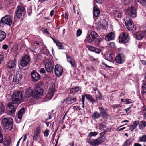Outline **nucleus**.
<instances>
[{"label": "nucleus", "instance_id": "nucleus-1", "mask_svg": "<svg viewBox=\"0 0 146 146\" xmlns=\"http://www.w3.org/2000/svg\"><path fill=\"white\" fill-rule=\"evenodd\" d=\"M12 96V102H9L8 104L10 115L14 114L17 105L22 102L23 98L22 93L19 91L14 92Z\"/></svg>", "mask_w": 146, "mask_h": 146}, {"label": "nucleus", "instance_id": "nucleus-2", "mask_svg": "<svg viewBox=\"0 0 146 146\" xmlns=\"http://www.w3.org/2000/svg\"><path fill=\"white\" fill-rule=\"evenodd\" d=\"M1 123L4 129L10 131L13 128V119L11 117H2Z\"/></svg>", "mask_w": 146, "mask_h": 146}, {"label": "nucleus", "instance_id": "nucleus-3", "mask_svg": "<svg viewBox=\"0 0 146 146\" xmlns=\"http://www.w3.org/2000/svg\"><path fill=\"white\" fill-rule=\"evenodd\" d=\"M105 140V137L104 136L99 137L96 139L88 138L87 142L93 146H97L104 142Z\"/></svg>", "mask_w": 146, "mask_h": 146}, {"label": "nucleus", "instance_id": "nucleus-4", "mask_svg": "<svg viewBox=\"0 0 146 146\" xmlns=\"http://www.w3.org/2000/svg\"><path fill=\"white\" fill-rule=\"evenodd\" d=\"M26 13L25 8L23 6H18L15 12V15L18 19L22 18Z\"/></svg>", "mask_w": 146, "mask_h": 146}, {"label": "nucleus", "instance_id": "nucleus-5", "mask_svg": "<svg viewBox=\"0 0 146 146\" xmlns=\"http://www.w3.org/2000/svg\"><path fill=\"white\" fill-rule=\"evenodd\" d=\"M12 23V20L11 17L7 15L3 17L0 21V27H2V24H5L11 26Z\"/></svg>", "mask_w": 146, "mask_h": 146}, {"label": "nucleus", "instance_id": "nucleus-6", "mask_svg": "<svg viewBox=\"0 0 146 146\" xmlns=\"http://www.w3.org/2000/svg\"><path fill=\"white\" fill-rule=\"evenodd\" d=\"M43 90L41 88L38 86H36L35 88L33 94V98L35 99H38V97L42 96Z\"/></svg>", "mask_w": 146, "mask_h": 146}, {"label": "nucleus", "instance_id": "nucleus-7", "mask_svg": "<svg viewBox=\"0 0 146 146\" xmlns=\"http://www.w3.org/2000/svg\"><path fill=\"white\" fill-rule=\"evenodd\" d=\"M124 21L125 26L128 30H132L134 28V24L132 21L129 17H125Z\"/></svg>", "mask_w": 146, "mask_h": 146}, {"label": "nucleus", "instance_id": "nucleus-8", "mask_svg": "<svg viewBox=\"0 0 146 146\" xmlns=\"http://www.w3.org/2000/svg\"><path fill=\"white\" fill-rule=\"evenodd\" d=\"M130 39V37L128 33L123 32L119 38V41L122 43H126Z\"/></svg>", "mask_w": 146, "mask_h": 146}, {"label": "nucleus", "instance_id": "nucleus-9", "mask_svg": "<svg viewBox=\"0 0 146 146\" xmlns=\"http://www.w3.org/2000/svg\"><path fill=\"white\" fill-rule=\"evenodd\" d=\"M98 35L95 32L92 31L86 38V40L88 43L93 42L98 37Z\"/></svg>", "mask_w": 146, "mask_h": 146}, {"label": "nucleus", "instance_id": "nucleus-10", "mask_svg": "<svg viewBox=\"0 0 146 146\" xmlns=\"http://www.w3.org/2000/svg\"><path fill=\"white\" fill-rule=\"evenodd\" d=\"M126 13L132 18H135L137 16L136 9L133 7L128 8L126 10Z\"/></svg>", "mask_w": 146, "mask_h": 146}, {"label": "nucleus", "instance_id": "nucleus-11", "mask_svg": "<svg viewBox=\"0 0 146 146\" xmlns=\"http://www.w3.org/2000/svg\"><path fill=\"white\" fill-rule=\"evenodd\" d=\"M30 61V58L29 56L25 55L20 61V65L22 67H26L29 64Z\"/></svg>", "mask_w": 146, "mask_h": 146}, {"label": "nucleus", "instance_id": "nucleus-12", "mask_svg": "<svg viewBox=\"0 0 146 146\" xmlns=\"http://www.w3.org/2000/svg\"><path fill=\"white\" fill-rule=\"evenodd\" d=\"M54 71L56 76L59 77L62 75L63 73V69L60 65L57 64L55 66Z\"/></svg>", "mask_w": 146, "mask_h": 146}, {"label": "nucleus", "instance_id": "nucleus-13", "mask_svg": "<svg viewBox=\"0 0 146 146\" xmlns=\"http://www.w3.org/2000/svg\"><path fill=\"white\" fill-rule=\"evenodd\" d=\"M31 75L32 80L34 82L37 81L40 79V75L35 70L31 72Z\"/></svg>", "mask_w": 146, "mask_h": 146}, {"label": "nucleus", "instance_id": "nucleus-14", "mask_svg": "<svg viewBox=\"0 0 146 146\" xmlns=\"http://www.w3.org/2000/svg\"><path fill=\"white\" fill-rule=\"evenodd\" d=\"M115 60L117 63L121 64L125 61V57L123 54H119L116 56Z\"/></svg>", "mask_w": 146, "mask_h": 146}, {"label": "nucleus", "instance_id": "nucleus-15", "mask_svg": "<svg viewBox=\"0 0 146 146\" xmlns=\"http://www.w3.org/2000/svg\"><path fill=\"white\" fill-rule=\"evenodd\" d=\"M146 35V31L145 30L144 31H140L134 34V37H135L137 39L140 40Z\"/></svg>", "mask_w": 146, "mask_h": 146}, {"label": "nucleus", "instance_id": "nucleus-16", "mask_svg": "<svg viewBox=\"0 0 146 146\" xmlns=\"http://www.w3.org/2000/svg\"><path fill=\"white\" fill-rule=\"evenodd\" d=\"M54 65L51 62H48L45 65V68L47 72L51 73L53 72Z\"/></svg>", "mask_w": 146, "mask_h": 146}, {"label": "nucleus", "instance_id": "nucleus-17", "mask_svg": "<svg viewBox=\"0 0 146 146\" xmlns=\"http://www.w3.org/2000/svg\"><path fill=\"white\" fill-rule=\"evenodd\" d=\"M77 98L76 97L72 98L69 97L63 102H62L64 103L66 102V103L67 104H70L75 102Z\"/></svg>", "mask_w": 146, "mask_h": 146}, {"label": "nucleus", "instance_id": "nucleus-18", "mask_svg": "<svg viewBox=\"0 0 146 146\" xmlns=\"http://www.w3.org/2000/svg\"><path fill=\"white\" fill-rule=\"evenodd\" d=\"M22 78V75H21L19 73H17L13 77V81L16 84H17Z\"/></svg>", "mask_w": 146, "mask_h": 146}, {"label": "nucleus", "instance_id": "nucleus-19", "mask_svg": "<svg viewBox=\"0 0 146 146\" xmlns=\"http://www.w3.org/2000/svg\"><path fill=\"white\" fill-rule=\"evenodd\" d=\"M41 133V131L40 127H38L37 128L36 130L34 132V135L33 137V139L35 141H37Z\"/></svg>", "mask_w": 146, "mask_h": 146}, {"label": "nucleus", "instance_id": "nucleus-20", "mask_svg": "<svg viewBox=\"0 0 146 146\" xmlns=\"http://www.w3.org/2000/svg\"><path fill=\"white\" fill-rule=\"evenodd\" d=\"M16 64V62L15 60H11L9 61V63L6 66V67L9 69H11L15 68Z\"/></svg>", "mask_w": 146, "mask_h": 146}, {"label": "nucleus", "instance_id": "nucleus-21", "mask_svg": "<svg viewBox=\"0 0 146 146\" xmlns=\"http://www.w3.org/2000/svg\"><path fill=\"white\" fill-rule=\"evenodd\" d=\"M54 86H52L49 87L48 96V95H50L51 98L53 96L55 92L56 91V90L54 89Z\"/></svg>", "mask_w": 146, "mask_h": 146}, {"label": "nucleus", "instance_id": "nucleus-22", "mask_svg": "<svg viewBox=\"0 0 146 146\" xmlns=\"http://www.w3.org/2000/svg\"><path fill=\"white\" fill-rule=\"evenodd\" d=\"M115 37V35L113 32H110L106 36L105 39L108 41L114 39Z\"/></svg>", "mask_w": 146, "mask_h": 146}, {"label": "nucleus", "instance_id": "nucleus-23", "mask_svg": "<svg viewBox=\"0 0 146 146\" xmlns=\"http://www.w3.org/2000/svg\"><path fill=\"white\" fill-rule=\"evenodd\" d=\"M25 111V109L23 108H21L18 112L17 115L18 118L20 120H21L22 117Z\"/></svg>", "mask_w": 146, "mask_h": 146}, {"label": "nucleus", "instance_id": "nucleus-24", "mask_svg": "<svg viewBox=\"0 0 146 146\" xmlns=\"http://www.w3.org/2000/svg\"><path fill=\"white\" fill-rule=\"evenodd\" d=\"M107 23L106 21L104 19L100 20L99 22L98 25L99 27L104 28L106 25Z\"/></svg>", "mask_w": 146, "mask_h": 146}, {"label": "nucleus", "instance_id": "nucleus-25", "mask_svg": "<svg viewBox=\"0 0 146 146\" xmlns=\"http://www.w3.org/2000/svg\"><path fill=\"white\" fill-rule=\"evenodd\" d=\"M100 113L102 115L103 117L105 118H107L108 117V115L106 113L104 109L101 107L99 108Z\"/></svg>", "mask_w": 146, "mask_h": 146}, {"label": "nucleus", "instance_id": "nucleus-26", "mask_svg": "<svg viewBox=\"0 0 146 146\" xmlns=\"http://www.w3.org/2000/svg\"><path fill=\"white\" fill-rule=\"evenodd\" d=\"M25 93L26 96L29 97V96H32L33 98V94H34V92L30 88H27L25 91Z\"/></svg>", "mask_w": 146, "mask_h": 146}, {"label": "nucleus", "instance_id": "nucleus-27", "mask_svg": "<svg viewBox=\"0 0 146 146\" xmlns=\"http://www.w3.org/2000/svg\"><path fill=\"white\" fill-rule=\"evenodd\" d=\"M6 37V34L5 33L0 30V42L3 41L5 38Z\"/></svg>", "mask_w": 146, "mask_h": 146}, {"label": "nucleus", "instance_id": "nucleus-28", "mask_svg": "<svg viewBox=\"0 0 146 146\" xmlns=\"http://www.w3.org/2000/svg\"><path fill=\"white\" fill-rule=\"evenodd\" d=\"M70 92L71 93H73V94L74 93L79 92H81L80 89L77 86H76L74 88H71L70 90Z\"/></svg>", "mask_w": 146, "mask_h": 146}, {"label": "nucleus", "instance_id": "nucleus-29", "mask_svg": "<svg viewBox=\"0 0 146 146\" xmlns=\"http://www.w3.org/2000/svg\"><path fill=\"white\" fill-rule=\"evenodd\" d=\"M11 143V140L10 137H7L4 141V145L5 146H11L10 144Z\"/></svg>", "mask_w": 146, "mask_h": 146}, {"label": "nucleus", "instance_id": "nucleus-30", "mask_svg": "<svg viewBox=\"0 0 146 146\" xmlns=\"http://www.w3.org/2000/svg\"><path fill=\"white\" fill-rule=\"evenodd\" d=\"M100 13V11L96 7H93V15L94 16L97 17Z\"/></svg>", "mask_w": 146, "mask_h": 146}, {"label": "nucleus", "instance_id": "nucleus-31", "mask_svg": "<svg viewBox=\"0 0 146 146\" xmlns=\"http://www.w3.org/2000/svg\"><path fill=\"white\" fill-rule=\"evenodd\" d=\"M85 96L86 98L88 100H90L92 103H93L94 102H95V100L92 96L88 94H85Z\"/></svg>", "mask_w": 146, "mask_h": 146}, {"label": "nucleus", "instance_id": "nucleus-32", "mask_svg": "<svg viewBox=\"0 0 146 146\" xmlns=\"http://www.w3.org/2000/svg\"><path fill=\"white\" fill-rule=\"evenodd\" d=\"M40 52L42 54H47L49 53V50L46 49V46H43L42 48L40 50Z\"/></svg>", "mask_w": 146, "mask_h": 146}, {"label": "nucleus", "instance_id": "nucleus-33", "mask_svg": "<svg viewBox=\"0 0 146 146\" xmlns=\"http://www.w3.org/2000/svg\"><path fill=\"white\" fill-rule=\"evenodd\" d=\"M56 45L58 46V48L59 49H63V47L61 44L58 40H55L54 41Z\"/></svg>", "mask_w": 146, "mask_h": 146}, {"label": "nucleus", "instance_id": "nucleus-34", "mask_svg": "<svg viewBox=\"0 0 146 146\" xmlns=\"http://www.w3.org/2000/svg\"><path fill=\"white\" fill-rule=\"evenodd\" d=\"M5 110V108L3 104L0 102V115L3 113Z\"/></svg>", "mask_w": 146, "mask_h": 146}, {"label": "nucleus", "instance_id": "nucleus-35", "mask_svg": "<svg viewBox=\"0 0 146 146\" xmlns=\"http://www.w3.org/2000/svg\"><path fill=\"white\" fill-rule=\"evenodd\" d=\"M68 62L70 63L72 67L74 68L76 67V62L74 59L73 58L71 60H68Z\"/></svg>", "mask_w": 146, "mask_h": 146}, {"label": "nucleus", "instance_id": "nucleus-36", "mask_svg": "<svg viewBox=\"0 0 146 146\" xmlns=\"http://www.w3.org/2000/svg\"><path fill=\"white\" fill-rule=\"evenodd\" d=\"M131 144V142L130 139H128L126 140L124 142L123 146H130Z\"/></svg>", "mask_w": 146, "mask_h": 146}, {"label": "nucleus", "instance_id": "nucleus-37", "mask_svg": "<svg viewBox=\"0 0 146 146\" xmlns=\"http://www.w3.org/2000/svg\"><path fill=\"white\" fill-rule=\"evenodd\" d=\"M137 1L142 6L146 7V0H137Z\"/></svg>", "mask_w": 146, "mask_h": 146}, {"label": "nucleus", "instance_id": "nucleus-38", "mask_svg": "<svg viewBox=\"0 0 146 146\" xmlns=\"http://www.w3.org/2000/svg\"><path fill=\"white\" fill-rule=\"evenodd\" d=\"M100 115L99 113L96 112L92 115V117L94 119H96L100 117Z\"/></svg>", "mask_w": 146, "mask_h": 146}, {"label": "nucleus", "instance_id": "nucleus-39", "mask_svg": "<svg viewBox=\"0 0 146 146\" xmlns=\"http://www.w3.org/2000/svg\"><path fill=\"white\" fill-rule=\"evenodd\" d=\"M98 133L96 132H90L88 135V136L90 137H95L98 134Z\"/></svg>", "mask_w": 146, "mask_h": 146}, {"label": "nucleus", "instance_id": "nucleus-40", "mask_svg": "<svg viewBox=\"0 0 146 146\" xmlns=\"http://www.w3.org/2000/svg\"><path fill=\"white\" fill-rule=\"evenodd\" d=\"M102 40V39L101 38H98L95 41V44L96 45L99 46Z\"/></svg>", "mask_w": 146, "mask_h": 146}, {"label": "nucleus", "instance_id": "nucleus-41", "mask_svg": "<svg viewBox=\"0 0 146 146\" xmlns=\"http://www.w3.org/2000/svg\"><path fill=\"white\" fill-rule=\"evenodd\" d=\"M42 31L44 33H46L48 35L49 34L48 30L44 27H42L41 28Z\"/></svg>", "mask_w": 146, "mask_h": 146}, {"label": "nucleus", "instance_id": "nucleus-42", "mask_svg": "<svg viewBox=\"0 0 146 146\" xmlns=\"http://www.w3.org/2000/svg\"><path fill=\"white\" fill-rule=\"evenodd\" d=\"M2 131L1 128L0 126V143H2L3 142V135L1 133Z\"/></svg>", "mask_w": 146, "mask_h": 146}, {"label": "nucleus", "instance_id": "nucleus-43", "mask_svg": "<svg viewBox=\"0 0 146 146\" xmlns=\"http://www.w3.org/2000/svg\"><path fill=\"white\" fill-rule=\"evenodd\" d=\"M142 92L143 93H146V82L143 83L142 85Z\"/></svg>", "mask_w": 146, "mask_h": 146}, {"label": "nucleus", "instance_id": "nucleus-44", "mask_svg": "<svg viewBox=\"0 0 146 146\" xmlns=\"http://www.w3.org/2000/svg\"><path fill=\"white\" fill-rule=\"evenodd\" d=\"M142 110L143 111V118L145 119L146 117V109L144 106L142 109Z\"/></svg>", "mask_w": 146, "mask_h": 146}, {"label": "nucleus", "instance_id": "nucleus-45", "mask_svg": "<svg viewBox=\"0 0 146 146\" xmlns=\"http://www.w3.org/2000/svg\"><path fill=\"white\" fill-rule=\"evenodd\" d=\"M114 15L115 16L117 17H120L121 16V13L119 12L116 11L114 13Z\"/></svg>", "mask_w": 146, "mask_h": 146}, {"label": "nucleus", "instance_id": "nucleus-46", "mask_svg": "<svg viewBox=\"0 0 146 146\" xmlns=\"http://www.w3.org/2000/svg\"><path fill=\"white\" fill-rule=\"evenodd\" d=\"M86 47L89 50L92 52L94 51L95 48L89 45H86Z\"/></svg>", "mask_w": 146, "mask_h": 146}, {"label": "nucleus", "instance_id": "nucleus-47", "mask_svg": "<svg viewBox=\"0 0 146 146\" xmlns=\"http://www.w3.org/2000/svg\"><path fill=\"white\" fill-rule=\"evenodd\" d=\"M73 109L74 110V111H75L76 110H79L81 109L80 107L79 106H74L73 107Z\"/></svg>", "mask_w": 146, "mask_h": 146}, {"label": "nucleus", "instance_id": "nucleus-48", "mask_svg": "<svg viewBox=\"0 0 146 146\" xmlns=\"http://www.w3.org/2000/svg\"><path fill=\"white\" fill-rule=\"evenodd\" d=\"M139 123V121H134L133 124L132 125L135 128H136Z\"/></svg>", "mask_w": 146, "mask_h": 146}, {"label": "nucleus", "instance_id": "nucleus-49", "mask_svg": "<svg viewBox=\"0 0 146 146\" xmlns=\"http://www.w3.org/2000/svg\"><path fill=\"white\" fill-rule=\"evenodd\" d=\"M100 129H103V130H105L106 128V126L102 124V123H100L99 124Z\"/></svg>", "mask_w": 146, "mask_h": 146}, {"label": "nucleus", "instance_id": "nucleus-50", "mask_svg": "<svg viewBox=\"0 0 146 146\" xmlns=\"http://www.w3.org/2000/svg\"><path fill=\"white\" fill-rule=\"evenodd\" d=\"M127 114H129L131 111V108L129 107L125 110Z\"/></svg>", "mask_w": 146, "mask_h": 146}, {"label": "nucleus", "instance_id": "nucleus-51", "mask_svg": "<svg viewBox=\"0 0 146 146\" xmlns=\"http://www.w3.org/2000/svg\"><path fill=\"white\" fill-rule=\"evenodd\" d=\"M49 130L48 129H46L44 132V136L46 137L48 136L49 135Z\"/></svg>", "mask_w": 146, "mask_h": 146}, {"label": "nucleus", "instance_id": "nucleus-52", "mask_svg": "<svg viewBox=\"0 0 146 146\" xmlns=\"http://www.w3.org/2000/svg\"><path fill=\"white\" fill-rule=\"evenodd\" d=\"M101 50L98 49V48H95V49L94 50L93 52L97 54H99L101 52Z\"/></svg>", "mask_w": 146, "mask_h": 146}, {"label": "nucleus", "instance_id": "nucleus-53", "mask_svg": "<svg viewBox=\"0 0 146 146\" xmlns=\"http://www.w3.org/2000/svg\"><path fill=\"white\" fill-rule=\"evenodd\" d=\"M82 33V31L80 30V29L78 30L77 31V36L78 37L79 36H80Z\"/></svg>", "mask_w": 146, "mask_h": 146}, {"label": "nucleus", "instance_id": "nucleus-54", "mask_svg": "<svg viewBox=\"0 0 146 146\" xmlns=\"http://www.w3.org/2000/svg\"><path fill=\"white\" fill-rule=\"evenodd\" d=\"M110 46L113 48H115V45L114 42H111L110 44Z\"/></svg>", "mask_w": 146, "mask_h": 146}, {"label": "nucleus", "instance_id": "nucleus-55", "mask_svg": "<svg viewBox=\"0 0 146 146\" xmlns=\"http://www.w3.org/2000/svg\"><path fill=\"white\" fill-rule=\"evenodd\" d=\"M130 1L129 0H124V4L125 5H127L129 4Z\"/></svg>", "mask_w": 146, "mask_h": 146}, {"label": "nucleus", "instance_id": "nucleus-56", "mask_svg": "<svg viewBox=\"0 0 146 146\" xmlns=\"http://www.w3.org/2000/svg\"><path fill=\"white\" fill-rule=\"evenodd\" d=\"M135 129V127L132 125L129 126V129L131 131H133Z\"/></svg>", "mask_w": 146, "mask_h": 146}, {"label": "nucleus", "instance_id": "nucleus-57", "mask_svg": "<svg viewBox=\"0 0 146 146\" xmlns=\"http://www.w3.org/2000/svg\"><path fill=\"white\" fill-rule=\"evenodd\" d=\"M39 44V42L38 41H35L33 43V45L35 46H36L37 45H38Z\"/></svg>", "mask_w": 146, "mask_h": 146}, {"label": "nucleus", "instance_id": "nucleus-58", "mask_svg": "<svg viewBox=\"0 0 146 146\" xmlns=\"http://www.w3.org/2000/svg\"><path fill=\"white\" fill-rule=\"evenodd\" d=\"M102 64L104 65L107 68H112V67L111 66H109L107 65L106 64H105L104 62L102 63Z\"/></svg>", "mask_w": 146, "mask_h": 146}, {"label": "nucleus", "instance_id": "nucleus-59", "mask_svg": "<svg viewBox=\"0 0 146 146\" xmlns=\"http://www.w3.org/2000/svg\"><path fill=\"white\" fill-rule=\"evenodd\" d=\"M141 123L143 125L144 127L146 126V122L144 121H141Z\"/></svg>", "mask_w": 146, "mask_h": 146}, {"label": "nucleus", "instance_id": "nucleus-60", "mask_svg": "<svg viewBox=\"0 0 146 146\" xmlns=\"http://www.w3.org/2000/svg\"><path fill=\"white\" fill-rule=\"evenodd\" d=\"M40 72L41 73H44L45 72V71L44 68H41L40 70Z\"/></svg>", "mask_w": 146, "mask_h": 146}, {"label": "nucleus", "instance_id": "nucleus-61", "mask_svg": "<svg viewBox=\"0 0 146 146\" xmlns=\"http://www.w3.org/2000/svg\"><path fill=\"white\" fill-rule=\"evenodd\" d=\"M4 57L3 55H0V64H1V62L3 61Z\"/></svg>", "mask_w": 146, "mask_h": 146}, {"label": "nucleus", "instance_id": "nucleus-62", "mask_svg": "<svg viewBox=\"0 0 146 146\" xmlns=\"http://www.w3.org/2000/svg\"><path fill=\"white\" fill-rule=\"evenodd\" d=\"M120 106L119 104H116L113 106V107L114 109L118 108Z\"/></svg>", "mask_w": 146, "mask_h": 146}, {"label": "nucleus", "instance_id": "nucleus-63", "mask_svg": "<svg viewBox=\"0 0 146 146\" xmlns=\"http://www.w3.org/2000/svg\"><path fill=\"white\" fill-rule=\"evenodd\" d=\"M2 48L4 50H6L8 48V46L7 45H4L2 46Z\"/></svg>", "mask_w": 146, "mask_h": 146}, {"label": "nucleus", "instance_id": "nucleus-64", "mask_svg": "<svg viewBox=\"0 0 146 146\" xmlns=\"http://www.w3.org/2000/svg\"><path fill=\"white\" fill-rule=\"evenodd\" d=\"M66 58L68 62V60H71V59H73V58H71L69 55H68L67 54H66Z\"/></svg>", "mask_w": 146, "mask_h": 146}]
</instances>
